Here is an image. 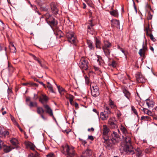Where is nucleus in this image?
I'll use <instances>...</instances> for the list:
<instances>
[{
    "label": "nucleus",
    "mask_w": 157,
    "mask_h": 157,
    "mask_svg": "<svg viewBox=\"0 0 157 157\" xmlns=\"http://www.w3.org/2000/svg\"><path fill=\"white\" fill-rule=\"evenodd\" d=\"M55 21V19L53 18L52 20H51L50 19L47 20V22L51 25H54L56 24Z\"/></svg>",
    "instance_id": "cd10ccee"
},
{
    "label": "nucleus",
    "mask_w": 157,
    "mask_h": 157,
    "mask_svg": "<svg viewBox=\"0 0 157 157\" xmlns=\"http://www.w3.org/2000/svg\"><path fill=\"white\" fill-rule=\"evenodd\" d=\"M82 144L84 145H85V144H86L87 142L85 140H82Z\"/></svg>",
    "instance_id": "69168bd1"
},
{
    "label": "nucleus",
    "mask_w": 157,
    "mask_h": 157,
    "mask_svg": "<svg viewBox=\"0 0 157 157\" xmlns=\"http://www.w3.org/2000/svg\"><path fill=\"white\" fill-rule=\"evenodd\" d=\"M147 35L149 36L150 39L153 41L155 42L156 41V40L155 39L153 35L151 34H148Z\"/></svg>",
    "instance_id": "79ce46f5"
},
{
    "label": "nucleus",
    "mask_w": 157,
    "mask_h": 157,
    "mask_svg": "<svg viewBox=\"0 0 157 157\" xmlns=\"http://www.w3.org/2000/svg\"><path fill=\"white\" fill-rule=\"evenodd\" d=\"M94 128H93L92 127L90 128H88V129L87 130L89 132L92 131V132H93L94 131Z\"/></svg>",
    "instance_id": "052dcab7"
},
{
    "label": "nucleus",
    "mask_w": 157,
    "mask_h": 157,
    "mask_svg": "<svg viewBox=\"0 0 157 157\" xmlns=\"http://www.w3.org/2000/svg\"><path fill=\"white\" fill-rule=\"evenodd\" d=\"M4 151L6 152H8L11 150L12 149H14L15 148V147H13L12 146H8L5 145L3 146Z\"/></svg>",
    "instance_id": "dca6fc26"
},
{
    "label": "nucleus",
    "mask_w": 157,
    "mask_h": 157,
    "mask_svg": "<svg viewBox=\"0 0 157 157\" xmlns=\"http://www.w3.org/2000/svg\"><path fill=\"white\" fill-rule=\"evenodd\" d=\"M95 41L96 47L98 48H101V41H100L96 38L95 39Z\"/></svg>",
    "instance_id": "b1692460"
},
{
    "label": "nucleus",
    "mask_w": 157,
    "mask_h": 157,
    "mask_svg": "<svg viewBox=\"0 0 157 157\" xmlns=\"http://www.w3.org/2000/svg\"><path fill=\"white\" fill-rule=\"evenodd\" d=\"M30 83H31V82H26V83H23L22 84V85L23 86H27L28 85H30Z\"/></svg>",
    "instance_id": "0e129e2a"
},
{
    "label": "nucleus",
    "mask_w": 157,
    "mask_h": 157,
    "mask_svg": "<svg viewBox=\"0 0 157 157\" xmlns=\"http://www.w3.org/2000/svg\"><path fill=\"white\" fill-rule=\"evenodd\" d=\"M146 104L149 108L153 107L154 104V102L152 100H150L149 99H147L146 100Z\"/></svg>",
    "instance_id": "2eb2a0df"
},
{
    "label": "nucleus",
    "mask_w": 157,
    "mask_h": 157,
    "mask_svg": "<svg viewBox=\"0 0 157 157\" xmlns=\"http://www.w3.org/2000/svg\"><path fill=\"white\" fill-rule=\"evenodd\" d=\"M51 9L54 13L57 14L58 13V10L57 8V4L54 2H52L51 4Z\"/></svg>",
    "instance_id": "1a4fd4ad"
},
{
    "label": "nucleus",
    "mask_w": 157,
    "mask_h": 157,
    "mask_svg": "<svg viewBox=\"0 0 157 157\" xmlns=\"http://www.w3.org/2000/svg\"><path fill=\"white\" fill-rule=\"evenodd\" d=\"M100 117L102 120H105L107 119L109 117V113L108 111L104 110L103 112L100 113Z\"/></svg>",
    "instance_id": "9d476101"
},
{
    "label": "nucleus",
    "mask_w": 157,
    "mask_h": 157,
    "mask_svg": "<svg viewBox=\"0 0 157 157\" xmlns=\"http://www.w3.org/2000/svg\"><path fill=\"white\" fill-rule=\"evenodd\" d=\"M132 111H133L134 113L136 115H137V114H138L136 110V109L134 108V107L133 106L132 107Z\"/></svg>",
    "instance_id": "5fc2aeb1"
},
{
    "label": "nucleus",
    "mask_w": 157,
    "mask_h": 157,
    "mask_svg": "<svg viewBox=\"0 0 157 157\" xmlns=\"http://www.w3.org/2000/svg\"><path fill=\"white\" fill-rule=\"evenodd\" d=\"M113 141L114 143H116L120 140V136L117 134V132H113L112 134V138L110 139Z\"/></svg>",
    "instance_id": "423d86ee"
},
{
    "label": "nucleus",
    "mask_w": 157,
    "mask_h": 157,
    "mask_svg": "<svg viewBox=\"0 0 157 157\" xmlns=\"http://www.w3.org/2000/svg\"><path fill=\"white\" fill-rule=\"evenodd\" d=\"M93 111L95 113H96L97 114V115L99 113H98V111H97V110L96 109H93Z\"/></svg>",
    "instance_id": "338daca9"
},
{
    "label": "nucleus",
    "mask_w": 157,
    "mask_h": 157,
    "mask_svg": "<svg viewBox=\"0 0 157 157\" xmlns=\"http://www.w3.org/2000/svg\"><path fill=\"white\" fill-rule=\"evenodd\" d=\"M26 146L28 148H30L33 151L35 150V146L32 143L30 142H27L26 143Z\"/></svg>",
    "instance_id": "6ab92c4d"
},
{
    "label": "nucleus",
    "mask_w": 157,
    "mask_h": 157,
    "mask_svg": "<svg viewBox=\"0 0 157 157\" xmlns=\"http://www.w3.org/2000/svg\"><path fill=\"white\" fill-rule=\"evenodd\" d=\"M103 138L104 140V142L105 143V141H107L109 139V137L108 136V134H106V135L103 134Z\"/></svg>",
    "instance_id": "473e14b6"
},
{
    "label": "nucleus",
    "mask_w": 157,
    "mask_h": 157,
    "mask_svg": "<svg viewBox=\"0 0 157 157\" xmlns=\"http://www.w3.org/2000/svg\"><path fill=\"white\" fill-rule=\"evenodd\" d=\"M123 92L124 94L125 97L129 100L130 97V93L125 88H124L123 89Z\"/></svg>",
    "instance_id": "f3484780"
},
{
    "label": "nucleus",
    "mask_w": 157,
    "mask_h": 157,
    "mask_svg": "<svg viewBox=\"0 0 157 157\" xmlns=\"http://www.w3.org/2000/svg\"><path fill=\"white\" fill-rule=\"evenodd\" d=\"M47 157H55V156L53 153H49L46 155Z\"/></svg>",
    "instance_id": "09e8293b"
},
{
    "label": "nucleus",
    "mask_w": 157,
    "mask_h": 157,
    "mask_svg": "<svg viewBox=\"0 0 157 157\" xmlns=\"http://www.w3.org/2000/svg\"><path fill=\"white\" fill-rule=\"evenodd\" d=\"M61 151L67 157H73L76 155L74 147L72 146H69L67 144L62 145Z\"/></svg>",
    "instance_id": "f03ea898"
},
{
    "label": "nucleus",
    "mask_w": 157,
    "mask_h": 157,
    "mask_svg": "<svg viewBox=\"0 0 157 157\" xmlns=\"http://www.w3.org/2000/svg\"><path fill=\"white\" fill-rule=\"evenodd\" d=\"M136 155L139 157H140L143 155L142 151L140 148H137L136 150Z\"/></svg>",
    "instance_id": "5701e85b"
},
{
    "label": "nucleus",
    "mask_w": 157,
    "mask_h": 157,
    "mask_svg": "<svg viewBox=\"0 0 157 157\" xmlns=\"http://www.w3.org/2000/svg\"><path fill=\"white\" fill-rule=\"evenodd\" d=\"M90 89L91 95L93 96L96 97L99 95V89L97 85L91 84L90 85Z\"/></svg>",
    "instance_id": "7ed1b4c3"
},
{
    "label": "nucleus",
    "mask_w": 157,
    "mask_h": 157,
    "mask_svg": "<svg viewBox=\"0 0 157 157\" xmlns=\"http://www.w3.org/2000/svg\"><path fill=\"white\" fill-rule=\"evenodd\" d=\"M10 142L15 147H16L18 144V141L15 138L12 139L10 140Z\"/></svg>",
    "instance_id": "a878e982"
},
{
    "label": "nucleus",
    "mask_w": 157,
    "mask_h": 157,
    "mask_svg": "<svg viewBox=\"0 0 157 157\" xmlns=\"http://www.w3.org/2000/svg\"><path fill=\"white\" fill-rule=\"evenodd\" d=\"M142 77V76L139 74H136V78L137 81H138V80L140 79V78H141V77Z\"/></svg>",
    "instance_id": "8fccbe9b"
},
{
    "label": "nucleus",
    "mask_w": 157,
    "mask_h": 157,
    "mask_svg": "<svg viewBox=\"0 0 157 157\" xmlns=\"http://www.w3.org/2000/svg\"><path fill=\"white\" fill-rule=\"evenodd\" d=\"M3 130V128L1 127L0 126V137H2V131Z\"/></svg>",
    "instance_id": "6e6d98bb"
},
{
    "label": "nucleus",
    "mask_w": 157,
    "mask_h": 157,
    "mask_svg": "<svg viewBox=\"0 0 157 157\" xmlns=\"http://www.w3.org/2000/svg\"><path fill=\"white\" fill-rule=\"evenodd\" d=\"M105 142H106V144H105L106 147L109 149H111L113 145L116 144L114 143L113 141L111 139H109Z\"/></svg>",
    "instance_id": "9b49d317"
},
{
    "label": "nucleus",
    "mask_w": 157,
    "mask_h": 157,
    "mask_svg": "<svg viewBox=\"0 0 157 157\" xmlns=\"http://www.w3.org/2000/svg\"><path fill=\"white\" fill-rule=\"evenodd\" d=\"M39 101L42 103H46L48 100V98L46 95L42 94L41 96L39 98Z\"/></svg>",
    "instance_id": "f8f14e48"
},
{
    "label": "nucleus",
    "mask_w": 157,
    "mask_h": 157,
    "mask_svg": "<svg viewBox=\"0 0 157 157\" xmlns=\"http://www.w3.org/2000/svg\"><path fill=\"white\" fill-rule=\"evenodd\" d=\"M104 108L105 109L104 110H105L106 111H108V113L110 112L109 109L108 107L106 106H105Z\"/></svg>",
    "instance_id": "4d7b16f0"
},
{
    "label": "nucleus",
    "mask_w": 157,
    "mask_h": 157,
    "mask_svg": "<svg viewBox=\"0 0 157 157\" xmlns=\"http://www.w3.org/2000/svg\"><path fill=\"white\" fill-rule=\"evenodd\" d=\"M29 3L30 5L34 9H36L37 8V7L36 6H35L34 5H32L30 3V1H29Z\"/></svg>",
    "instance_id": "bf43d9fd"
},
{
    "label": "nucleus",
    "mask_w": 157,
    "mask_h": 157,
    "mask_svg": "<svg viewBox=\"0 0 157 157\" xmlns=\"http://www.w3.org/2000/svg\"><path fill=\"white\" fill-rule=\"evenodd\" d=\"M44 106L46 109V112L49 114L50 116L54 117L52 110L47 105H44Z\"/></svg>",
    "instance_id": "ddd939ff"
},
{
    "label": "nucleus",
    "mask_w": 157,
    "mask_h": 157,
    "mask_svg": "<svg viewBox=\"0 0 157 157\" xmlns=\"http://www.w3.org/2000/svg\"><path fill=\"white\" fill-rule=\"evenodd\" d=\"M123 135L122 140L125 143L124 150L127 154H133L135 152L134 149L131 145V141L130 138L131 134L128 132L126 128L121 125L120 128Z\"/></svg>",
    "instance_id": "f257e3e1"
},
{
    "label": "nucleus",
    "mask_w": 157,
    "mask_h": 157,
    "mask_svg": "<svg viewBox=\"0 0 157 157\" xmlns=\"http://www.w3.org/2000/svg\"><path fill=\"white\" fill-rule=\"evenodd\" d=\"M86 82L87 84H88L89 83V79L88 77L85 76V77Z\"/></svg>",
    "instance_id": "603ef678"
},
{
    "label": "nucleus",
    "mask_w": 157,
    "mask_h": 157,
    "mask_svg": "<svg viewBox=\"0 0 157 157\" xmlns=\"http://www.w3.org/2000/svg\"><path fill=\"white\" fill-rule=\"evenodd\" d=\"M3 146H4L3 142L0 140V150L2 148Z\"/></svg>",
    "instance_id": "864d4df0"
},
{
    "label": "nucleus",
    "mask_w": 157,
    "mask_h": 157,
    "mask_svg": "<svg viewBox=\"0 0 157 157\" xmlns=\"http://www.w3.org/2000/svg\"><path fill=\"white\" fill-rule=\"evenodd\" d=\"M137 81L139 82L143 83L145 81V79L143 77H141V78H140Z\"/></svg>",
    "instance_id": "49530a36"
},
{
    "label": "nucleus",
    "mask_w": 157,
    "mask_h": 157,
    "mask_svg": "<svg viewBox=\"0 0 157 157\" xmlns=\"http://www.w3.org/2000/svg\"><path fill=\"white\" fill-rule=\"evenodd\" d=\"M9 132L7 131H5L4 132L3 131H2V137H5L6 136L9 135Z\"/></svg>",
    "instance_id": "4c0bfd02"
},
{
    "label": "nucleus",
    "mask_w": 157,
    "mask_h": 157,
    "mask_svg": "<svg viewBox=\"0 0 157 157\" xmlns=\"http://www.w3.org/2000/svg\"><path fill=\"white\" fill-rule=\"evenodd\" d=\"M103 134L105 135L108 134V132L110 131L109 128L105 125H103Z\"/></svg>",
    "instance_id": "a211bd4d"
},
{
    "label": "nucleus",
    "mask_w": 157,
    "mask_h": 157,
    "mask_svg": "<svg viewBox=\"0 0 157 157\" xmlns=\"http://www.w3.org/2000/svg\"><path fill=\"white\" fill-rule=\"evenodd\" d=\"M45 18L47 21V20H49L50 18L51 17V16L48 13H46L45 15Z\"/></svg>",
    "instance_id": "37998d69"
},
{
    "label": "nucleus",
    "mask_w": 157,
    "mask_h": 157,
    "mask_svg": "<svg viewBox=\"0 0 157 157\" xmlns=\"http://www.w3.org/2000/svg\"><path fill=\"white\" fill-rule=\"evenodd\" d=\"M98 59L97 61L98 63V64L100 65H101V63H103V60L101 56H97Z\"/></svg>",
    "instance_id": "bb28decb"
},
{
    "label": "nucleus",
    "mask_w": 157,
    "mask_h": 157,
    "mask_svg": "<svg viewBox=\"0 0 157 157\" xmlns=\"http://www.w3.org/2000/svg\"><path fill=\"white\" fill-rule=\"evenodd\" d=\"M37 104L36 102H33L32 101H31L30 103V104L29 105V106L31 107L34 106H37Z\"/></svg>",
    "instance_id": "a19ab883"
},
{
    "label": "nucleus",
    "mask_w": 157,
    "mask_h": 157,
    "mask_svg": "<svg viewBox=\"0 0 157 157\" xmlns=\"http://www.w3.org/2000/svg\"><path fill=\"white\" fill-rule=\"evenodd\" d=\"M37 113L40 115L43 114L44 112V110L42 107H37Z\"/></svg>",
    "instance_id": "393cba45"
},
{
    "label": "nucleus",
    "mask_w": 157,
    "mask_h": 157,
    "mask_svg": "<svg viewBox=\"0 0 157 157\" xmlns=\"http://www.w3.org/2000/svg\"><path fill=\"white\" fill-rule=\"evenodd\" d=\"M67 37L68 41L71 44H75L76 43V40L74 33L72 32H69L67 33Z\"/></svg>",
    "instance_id": "20e7f679"
},
{
    "label": "nucleus",
    "mask_w": 157,
    "mask_h": 157,
    "mask_svg": "<svg viewBox=\"0 0 157 157\" xmlns=\"http://www.w3.org/2000/svg\"><path fill=\"white\" fill-rule=\"evenodd\" d=\"M147 50V46L146 45H144L143 43V48L140 49L139 52V54L140 56L144 57L145 56L146 51Z\"/></svg>",
    "instance_id": "0eeeda50"
},
{
    "label": "nucleus",
    "mask_w": 157,
    "mask_h": 157,
    "mask_svg": "<svg viewBox=\"0 0 157 157\" xmlns=\"http://www.w3.org/2000/svg\"><path fill=\"white\" fill-rule=\"evenodd\" d=\"M57 88L59 92L64 91V90L63 88L60 87L59 86H57Z\"/></svg>",
    "instance_id": "de8ad7c7"
},
{
    "label": "nucleus",
    "mask_w": 157,
    "mask_h": 157,
    "mask_svg": "<svg viewBox=\"0 0 157 157\" xmlns=\"http://www.w3.org/2000/svg\"><path fill=\"white\" fill-rule=\"evenodd\" d=\"M109 125L112 127V128H114L116 127H117V125L113 121H109Z\"/></svg>",
    "instance_id": "c9c22d12"
},
{
    "label": "nucleus",
    "mask_w": 157,
    "mask_h": 157,
    "mask_svg": "<svg viewBox=\"0 0 157 157\" xmlns=\"http://www.w3.org/2000/svg\"><path fill=\"white\" fill-rule=\"evenodd\" d=\"M88 61L84 58H82L80 61L79 66L80 68L83 70H87L88 68Z\"/></svg>",
    "instance_id": "39448f33"
},
{
    "label": "nucleus",
    "mask_w": 157,
    "mask_h": 157,
    "mask_svg": "<svg viewBox=\"0 0 157 157\" xmlns=\"http://www.w3.org/2000/svg\"><path fill=\"white\" fill-rule=\"evenodd\" d=\"M104 44L102 47V48H110L111 46V44L107 41L104 42Z\"/></svg>",
    "instance_id": "412c9836"
},
{
    "label": "nucleus",
    "mask_w": 157,
    "mask_h": 157,
    "mask_svg": "<svg viewBox=\"0 0 157 157\" xmlns=\"http://www.w3.org/2000/svg\"><path fill=\"white\" fill-rule=\"evenodd\" d=\"M5 27V25L0 20V30H3Z\"/></svg>",
    "instance_id": "e433bc0d"
},
{
    "label": "nucleus",
    "mask_w": 157,
    "mask_h": 157,
    "mask_svg": "<svg viewBox=\"0 0 157 157\" xmlns=\"http://www.w3.org/2000/svg\"><path fill=\"white\" fill-rule=\"evenodd\" d=\"M109 105L112 108H115L116 107V106L114 102L112 101L111 99H109Z\"/></svg>",
    "instance_id": "c756f323"
},
{
    "label": "nucleus",
    "mask_w": 157,
    "mask_h": 157,
    "mask_svg": "<svg viewBox=\"0 0 157 157\" xmlns=\"http://www.w3.org/2000/svg\"><path fill=\"white\" fill-rule=\"evenodd\" d=\"M111 25L112 26L115 27L119 28L120 26V22L118 20L116 19H113L111 21Z\"/></svg>",
    "instance_id": "4468645a"
},
{
    "label": "nucleus",
    "mask_w": 157,
    "mask_h": 157,
    "mask_svg": "<svg viewBox=\"0 0 157 157\" xmlns=\"http://www.w3.org/2000/svg\"><path fill=\"white\" fill-rule=\"evenodd\" d=\"M31 55L32 56L33 58L35 59V60L37 61L38 63L40 64H41V62L39 60V59L37 58L34 55H33L32 54H31Z\"/></svg>",
    "instance_id": "58836bf2"
},
{
    "label": "nucleus",
    "mask_w": 157,
    "mask_h": 157,
    "mask_svg": "<svg viewBox=\"0 0 157 157\" xmlns=\"http://www.w3.org/2000/svg\"><path fill=\"white\" fill-rule=\"evenodd\" d=\"M9 48L11 52L12 53H14L16 52V48L14 46V44H11L9 46Z\"/></svg>",
    "instance_id": "4be33fe9"
},
{
    "label": "nucleus",
    "mask_w": 157,
    "mask_h": 157,
    "mask_svg": "<svg viewBox=\"0 0 157 157\" xmlns=\"http://www.w3.org/2000/svg\"><path fill=\"white\" fill-rule=\"evenodd\" d=\"M47 84H48V85L47 86V87L49 88L50 91L52 93H54V91L53 89V88L52 85L48 82H47Z\"/></svg>",
    "instance_id": "f704fd0d"
},
{
    "label": "nucleus",
    "mask_w": 157,
    "mask_h": 157,
    "mask_svg": "<svg viewBox=\"0 0 157 157\" xmlns=\"http://www.w3.org/2000/svg\"><path fill=\"white\" fill-rule=\"evenodd\" d=\"M146 114L148 115L149 116H152L153 115V114H152V112L151 111H150L149 110H147Z\"/></svg>",
    "instance_id": "3c124183"
},
{
    "label": "nucleus",
    "mask_w": 157,
    "mask_h": 157,
    "mask_svg": "<svg viewBox=\"0 0 157 157\" xmlns=\"http://www.w3.org/2000/svg\"><path fill=\"white\" fill-rule=\"evenodd\" d=\"M110 14L115 17H118V13L117 11L114 10L112 11H110Z\"/></svg>",
    "instance_id": "c85d7f7f"
},
{
    "label": "nucleus",
    "mask_w": 157,
    "mask_h": 157,
    "mask_svg": "<svg viewBox=\"0 0 157 157\" xmlns=\"http://www.w3.org/2000/svg\"><path fill=\"white\" fill-rule=\"evenodd\" d=\"M74 97L72 95H70L69 98V101L70 102V103L72 105L73 103L72 101H73V100L74 99Z\"/></svg>",
    "instance_id": "c03bdc74"
},
{
    "label": "nucleus",
    "mask_w": 157,
    "mask_h": 157,
    "mask_svg": "<svg viewBox=\"0 0 157 157\" xmlns=\"http://www.w3.org/2000/svg\"><path fill=\"white\" fill-rule=\"evenodd\" d=\"M29 157H39L37 155H33L32 154V155H30Z\"/></svg>",
    "instance_id": "e2e57ef3"
},
{
    "label": "nucleus",
    "mask_w": 157,
    "mask_h": 157,
    "mask_svg": "<svg viewBox=\"0 0 157 157\" xmlns=\"http://www.w3.org/2000/svg\"><path fill=\"white\" fill-rule=\"evenodd\" d=\"M92 20H90L89 21V24L90 25H89L88 27L87 31L88 32L91 31L93 30V26L94 25L92 23Z\"/></svg>",
    "instance_id": "aec40b11"
},
{
    "label": "nucleus",
    "mask_w": 157,
    "mask_h": 157,
    "mask_svg": "<svg viewBox=\"0 0 157 157\" xmlns=\"http://www.w3.org/2000/svg\"><path fill=\"white\" fill-rule=\"evenodd\" d=\"M30 86H37L38 85L37 84L35 83H33L32 82H31Z\"/></svg>",
    "instance_id": "680f3d73"
},
{
    "label": "nucleus",
    "mask_w": 157,
    "mask_h": 157,
    "mask_svg": "<svg viewBox=\"0 0 157 157\" xmlns=\"http://www.w3.org/2000/svg\"><path fill=\"white\" fill-rule=\"evenodd\" d=\"M87 44L88 47L90 48V49H92L94 48L93 43L91 41L88 40L87 41Z\"/></svg>",
    "instance_id": "7c9ffc66"
},
{
    "label": "nucleus",
    "mask_w": 157,
    "mask_h": 157,
    "mask_svg": "<svg viewBox=\"0 0 157 157\" xmlns=\"http://www.w3.org/2000/svg\"><path fill=\"white\" fill-rule=\"evenodd\" d=\"M88 139L89 140H93L94 139V138L93 136H88Z\"/></svg>",
    "instance_id": "13d9d810"
},
{
    "label": "nucleus",
    "mask_w": 157,
    "mask_h": 157,
    "mask_svg": "<svg viewBox=\"0 0 157 157\" xmlns=\"http://www.w3.org/2000/svg\"><path fill=\"white\" fill-rule=\"evenodd\" d=\"M103 51L106 55H108L110 54V51L108 48H102Z\"/></svg>",
    "instance_id": "2f4dec72"
},
{
    "label": "nucleus",
    "mask_w": 157,
    "mask_h": 157,
    "mask_svg": "<svg viewBox=\"0 0 157 157\" xmlns=\"http://www.w3.org/2000/svg\"><path fill=\"white\" fill-rule=\"evenodd\" d=\"M144 30L146 32L147 35L148 34V31L149 30V25L147 24V26L145 27Z\"/></svg>",
    "instance_id": "a18cd8bd"
},
{
    "label": "nucleus",
    "mask_w": 157,
    "mask_h": 157,
    "mask_svg": "<svg viewBox=\"0 0 157 157\" xmlns=\"http://www.w3.org/2000/svg\"><path fill=\"white\" fill-rule=\"evenodd\" d=\"M141 119L142 120L144 121H148L150 120V117L146 116H142Z\"/></svg>",
    "instance_id": "72a5a7b5"
},
{
    "label": "nucleus",
    "mask_w": 157,
    "mask_h": 157,
    "mask_svg": "<svg viewBox=\"0 0 157 157\" xmlns=\"http://www.w3.org/2000/svg\"><path fill=\"white\" fill-rule=\"evenodd\" d=\"M91 154V151L90 149L87 148L83 151L81 157H90Z\"/></svg>",
    "instance_id": "6e6552de"
},
{
    "label": "nucleus",
    "mask_w": 157,
    "mask_h": 157,
    "mask_svg": "<svg viewBox=\"0 0 157 157\" xmlns=\"http://www.w3.org/2000/svg\"><path fill=\"white\" fill-rule=\"evenodd\" d=\"M117 65V63L116 62L114 61L113 60L112 62V63L110 64V66H112L113 67H115Z\"/></svg>",
    "instance_id": "ea45409f"
},
{
    "label": "nucleus",
    "mask_w": 157,
    "mask_h": 157,
    "mask_svg": "<svg viewBox=\"0 0 157 157\" xmlns=\"http://www.w3.org/2000/svg\"><path fill=\"white\" fill-rule=\"evenodd\" d=\"M147 110H148L147 109H146L144 108L142 110V111L145 113L146 114L147 111Z\"/></svg>",
    "instance_id": "774afa93"
}]
</instances>
